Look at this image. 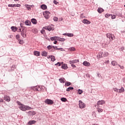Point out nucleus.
<instances>
[{"label":"nucleus","mask_w":125,"mask_h":125,"mask_svg":"<svg viewBox=\"0 0 125 125\" xmlns=\"http://www.w3.org/2000/svg\"><path fill=\"white\" fill-rule=\"evenodd\" d=\"M43 15L46 19H49L50 17L49 15H50V12L48 11H45V12L43 13Z\"/></svg>","instance_id":"5"},{"label":"nucleus","mask_w":125,"mask_h":125,"mask_svg":"<svg viewBox=\"0 0 125 125\" xmlns=\"http://www.w3.org/2000/svg\"><path fill=\"white\" fill-rule=\"evenodd\" d=\"M83 65H84V66H86V67H89L90 66V63L87 61H84L83 62Z\"/></svg>","instance_id":"12"},{"label":"nucleus","mask_w":125,"mask_h":125,"mask_svg":"<svg viewBox=\"0 0 125 125\" xmlns=\"http://www.w3.org/2000/svg\"><path fill=\"white\" fill-rule=\"evenodd\" d=\"M61 64H63V62L60 63V62H58L57 63L55 64V66H61Z\"/></svg>","instance_id":"38"},{"label":"nucleus","mask_w":125,"mask_h":125,"mask_svg":"<svg viewBox=\"0 0 125 125\" xmlns=\"http://www.w3.org/2000/svg\"><path fill=\"white\" fill-rule=\"evenodd\" d=\"M16 68V65H13L12 67H11V69L12 71H14V69Z\"/></svg>","instance_id":"40"},{"label":"nucleus","mask_w":125,"mask_h":125,"mask_svg":"<svg viewBox=\"0 0 125 125\" xmlns=\"http://www.w3.org/2000/svg\"><path fill=\"white\" fill-rule=\"evenodd\" d=\"M59 81H60V83H65V79L64 78H61L59 79Z\"/></svg>","instance_id":"26"},{"label":"nucleus","mask_w":125,"mask_h":125,"mask_svg":"<svg viewBox=\"0 0 125 125\" xmlns=\"http://www.w3.org/2000/svg\"><path fill=\"white\" fill-rule=\"evenodd\" d=\"M117 66H119V67H120V68L122 69H124V66L123 65H121L120 64H118V65H117Z\"/></svg>","instance_id":"48"},{"label":"nucleus","mask_w":125,"mask_h":125,"mask_svg":"<svg viewBox=\"0 0 125 125\" xmlns=\"http://www.w3.org/2000/svg\"><path fill=\"white\" fill-rule=\"evenodd\" d=\"M62 69H64V70H67L68 69V66L67 65V64H63L62 66Z\"/></svg>","instance_id":"18"},{"label":"nucleus","mask_w":125,"mask_h":125,"mask_svg":"<svg viewBox=\"0 0 125 125\" xmlns=\"http://www.w3.org/2000/svg\"><path fill=\"white\" fill-rule=\"evenodd\" d=\"M16 38L17 39V40H19V39H20V35H17L16 36Z\"/></svg>","instance_id":"50"},{"label":"nucleus","mask_w":125,"mask_h":125,"mask_svg":"<svg viewBox=\"0 0 125 125\" xmlns=\"http://www.w3.org/2000/svg\"><path fill=\"white\" fill-rule=\"evenodd\" d=\"M29 89L30 90H33L34 91H38L37 86L30 87Z\"/></svg>","instance_id":"11"},{"label":"nucleus","mask_w":125,"mask_h":125,"mask_svg":"<svg viewBox=\"0 0 125 125\" xmlns=\"http://www.w3.org/2000/svg\"><path fill=\"white\" fill-rule=\"evenodd\" d=\"M53 20L54 21H55V22H57V21H58V18L56 17H54Z\"/></svg>","instance_id":"46"},{"label":"nucleus","mask_w":125,"mask_h":125,"mask_svg":"<svg viewBox=\"0 0 125 125\" xmlns=\"http://www.w3.org/2000/svg\"><path fill=\"white\" fill-rule=\"evenodd\" d=\"M83 91L82 90H81V89H78V94L81 95L82 94V93H83Z\"/></svg>","instance_id":"37"},{"label":"nucleus","mask_w":125,"mask_h":125,"mask_svg":"<svg viewBox=\"0 0 125 125\" xmlns=\"http://www.w3.org/2000/svg\"><path fill=\"white\" fill-rule=\"evenodd\" d=\"M44 32V30H42V31H41V33L42 34H43V32Z\"/></svg>","instance_id":"61"},{"label":"nucleus","mask_w":125,"mask_h":125,"mask_svg":"<svg viewBox=\"0 0 125 125\" xmlns=\"http://www.w3.org/2000/svg\"><path fill=\"white\" fill-rule=\"evenodd\" d=\"M54 25L51 24V25H48L47 26H45L44 27V29L45 30H47V31H49V32H50V31H53L54 30Z\"/></svg>","instance_id":"3"},{"label":"nucleus","mask_w":125,"mask_h":125,"mask_svg":"<svg viewBox=\"0 0 125 125\" xmlns=\"http://www.w3.org/2000/svg\"><path fill=\"white\" fill-rule=\"evenodd\" d=\"M118 92H119V93L125 92V88L124 87H121V89H119Z\"/></svg>","instance_id":"25"},{"label":"nucleus","mask_w":125,"mask_h":125,"mask_svg":"<svg viewBox=\"0 0 125 125\" xmlns=\"http://www.w3.org/2000/svg\"><path fill=\"white\" fill-rule=\"evenodd\" d=\"M13 7H16V4H13Z\"/></svg>","instance_id":"59"},{"label":"nucleus","mask_w":125,"mask_h":125,"mask_svg":"<svg viewBox=\"0 0 125 125\" xmlns=\"http://www.w3.org/2000/svg\"><path fill=\"white\" fill-rule=\"evenodd\" d=\"M21 35L23 38H26V34H24V32H21Z\"/></svg>","instance_id":"41"},{"label":"nucleus","mask_w":125,"mask_h":125,"mask_svg":"<svg viewBox=\"0 0 125 125\" xmlns=\"http://www.w3.org/2000/svg\"><path fill=\"white\" fill-rule=\"evenodd\" d=\"M24 24L26 25V26H31V21L29 20H26L24 22Z\"/></svg>","instance_id":"16"},{"label":"nucleus","mask_w":125,"mask_h":125,"mask_svg":"<svg viewBox=\"0 0 125 125\" xmlns=\"http://www.w3.org/2000/svg\"><path fill=\"white\" fill-rule=\"evenodd\" d=\"M61 51H64V49H63L62 48H61Z\"/></svg>","instance_id":"62"},{"label":"nucleus","mask_w":125,"mask_h":125,"mask_svg":"<svg viewBox=\"0 0 125 125\" xmlns=\"http://www.w3.org/2000/svg\"><path fill=\"white\" fill-rule=\"evenodd\" d=\"M53 47H54V46L49 45L47 46V48L48 49V50H49V49H52Z\"/></svg>","instance_id":"30"},{"label":"nucleus","mask_w":125,"mask_h":125,"mask_svg":"<svg viewBox=\"0 0 125 125\" xmlns=\"http://www.w3.org/2000/svg\"><path fill=\"white\" fill-rule=\"evenodd\" d=\"M4 100H5L7 102H9L10 101V97L7 95H5L4 97Z\"/></svg>","instance_id":"10"},{"label":"nucleus","mask_w":125,"mask_h":125,"mask_svg":"<svg viewBox=\"0 0 125 125\" xmlns=\"http://www.w3.org/2000/svg\"><path fill=\"white\" fill-rule=\"evenodd\" d=\"M121 49H122V50H124L125 47H122Z\"/></svg>","instance_id":"63"},{"label":"nucleus","mask_w":125,"mask_h":125,"mask_svg":"<svg viewBox=\"0 0 125 125\" xmlns=\"http://www.w3.org/2000/svg\"><path fill=\"white\" fill-rule=\"evenodd\" d=\"M31 21L32 24H34V25H36L37 23V20L36 19H32Z\"/></svg>","instance_id":"19"},{"label":"nucleus","mask_w":125,"mask_h":125,"mask_svg":"<svg viewBox=\"0 0 125 125\" xmlns=\"http://www.w3.org/2000/svg\"><path fill=\"white\" fill-rule=\"evenodd\" d=\"M51 60L52 62H54L56 60L55 57H54V56H51Z\"/></svg>","instance_id":"29"},{"label":"nucleus","mask_w":125,"mask_h":125,"mask_svg":"<svg viewBox=\"0 0 125 125\" xmlns=\"http://www.w3.org/2000/svg\"><path fill=\"white\" fill-rule=\"evenodd\" d=\"M103 57H106V56H108V53L105 52L104 54H103Z\"/></svg>","instance_id":"44"},{"label":"nucleus","mask_w":125,"mask_h":125,"mask_svg":"<svg viewBox=\"0 0 125 125\" xmlns=\"http://www.w3.org/2000/svg\"><path fill=\"white\" fill-rule=\"evenodd\" d=\"M97 57L98 58H102V57H103V52L101 51L100 53H99V54L97 56Z\"/></svg>","instance_id":"15"},{"label":"nucleus","mask_w":125,"mask_h":125,"mask_svg":"<svg viewBox=\"0 0 125 125\" xmlns=\"http://www.w3.org/2000/svg\"><path fill=\"white\" fill-rule=\"evenodd\" d=\"M21 6V4H16V7H20Z\"/></svg>","instance_id":"52"},{"label":"nucleus","mask_w":125,"mask_h":125,"mask_svg":"<svg viewBox=\"0 0 125 125\" xmlns=\"http://www.w3.org/2000/svg\"><path fill=\"white\" fill-rule=\"evenodd\" d=\"M113 90L116 92H119V89L117 88H113Z\"/></svg>","instance_id":"47"},{"label":"nucleus","mask_w":125,"mask_h":125,"mask_svg":"<svg viewBox=\"0 0 125 125\" xmlns=\"http://www.w3.org/2000/svg\"><path fill=\"white\" fill-rule=\"evenodd\" d=\"M69 49L70 51H75L76 50V48L74 47H70Z\"/></svg>","instance_id":"35"},{"label":"nucleus","mask_w":125,"mask_h":125,"mask_svg":"<svg viewBox=\"0 0 125 125\" xmlns=\"http://www.w3.org/2000/svg\"><path fill=\"white\" fill-rule=\"evenodd\" d=\"M67 34H68V33H63V36H67Z\"/></svg>","instance_id":"60"},{"label":"nucleus","mask_w":125,"mask_h":125,"mask_svg":"<svg viewBox=\"0 0 125 125\" xmlns=\"http://www.w3.org/2000/svg\"><path fill=\"white\" fill-rule=\"evenodd\" d=\"M3 100L2 99H0V103H3Z\"/></svg>","instance_id":"57"},{"label":"nucleus","mask_w":125,"mask_h":125,"mask_svg":"<svg viewBox=\"0 0 125 125\" xmlns=\"http://www.w3.org/2000/svg\"><path fill=\"white\" fill-rule=\"evenodd\" d=\"M42 90V87L41 86H37V91H41Z\"/></svg>","instance_id":"43"},{"label":"nucleus","mask_w":125,"mask_h":125,"mask_svg":"<svg viewBox=\"0 0 125 125\" xmlns=\"http://www.w3.org/2000/svg\"><path fill=\"white\" fill-rule=\"evenodd\" d=\"M98 113H102L103 112V109H102L101 108L98 107L97 108Z\"/></svg>","instance_id":"31"},{"label":"nucleus","mask_w":125,"mask_h":125,"mask_svg":"<svg viewBox=\"0 0 125 125\" xmlns=\"http://www.w3.org/2000/svg\"><path fill=\"white\" fill-rule=\"evenodd\" d=\"M17 104L18 105H19V108L21 111H26V110H30V109L32 108L29 106L25 105L24 104H22L19 101H17Z\"/></svg>","instance_id":"1"},{"label":"nucleus","mask_w":125,"mask_h":125,"mask_svg":"<svg viewBox=\"0 0 125 125\" xmlns=\"http://www.w3.org/2000/svg\"><path fill=\"white\" fill-rule=\"evenodd\" d=\"M104 9H103L102 8H99L98 9V12H99V13H102V12H104Z\"/></svg>","instance_id":"24"},{"label":"nucleus","mask_w":125,"mask_h":125,"mask_svg":"<svg viewBox=\"0 0 125 125\" xmlns=\"http://www.w3.org/2000/svg\"><path fill=\"white\" fill-rule=\"evenodd\" d=\"M8 7H13V4H8Z\"/></svg>","instance_id":"55"},{"label":"nucleus","mask_w":125,"mask_h":125,"mask_svg":"<svg viewBox=\"0 0 125 125\" xmlns=\"http://www.w3.org/2000/svg\"><path fill=\"white\" fill-rule=\"evenodd\" d=\"M28 114L29 116H35L36 114V112L35 111H29Z\"/></svg>","instance_id":"22"},{"label":"nucleus","mask_w":125,"mask_h":125,"mask_svg":"<svg viewBox=\"0 0 125 125\" xmlns=\"http://www.w3.org/2000/svg\"><path fill=\"white\" fill-rule=\"evenodd\" d=\"M117 16H118V17H122V15L121 12H117L116 13Z\"/></svg>","instance_id":"33"},{"label":"nucleus","mask_w":125,"mask_h":125,"mask_svg":"<svg viewBox=\"0 0 125 125\" xmlns=\"http://www.w3.org/2000/svg\"><path fill=\"white\" fill-rule=\"evenodd\" d=\"M105 17L106 18H109V17H111V14H106L105 15Z\"/></svg>","instance_id":"45"},{"label":"nucleus","mask_w":125,"mask_h":125,"mask_svg":"<svg viewBox=\"0 0 125 125\" xmlns=\"http://www.w3.org/2000/svg\"><path fill=\"white\" fill-rule=\"evenodd\" d=\"M25 7L28 9V10H31V7H30V5L26 4Z\"/></svg>","instance_id":"36"},{"label":"nucleus","mask_w":125,"mask_h":125,"mask_svg":"<svg viewBox=\"0 0 125 125\" xmlns=\"http://www.w3.org/2000/svg\"><path fill=\"white\" fill-rule=\"evenodd\" d=\"M71 64L73 68H76V65L75 64H74L73 63H72Z\"/></svg>","instance_id":"56"},{"label":"nucleus","mask_w":125,"mask_h":125,"mask_svg":"<svg viewBox=\"0 0 125 125\" xmlns=\"http://www.w3.org/2000/svg\"><path fill=\"white\" fill-rule=\"evenodd\" d=\"M53 3H54V4H58V3H59V2H57V1H56V0H54Z\"/></svg>","instance_id":"49"},{"label":"nucleus","mask_w":125,"mask_h":125,"mask_svg":"<svg viewBox=\"0 0 125 125\" xmlns=\"http://www.w3.org/2000/svg\"><path fill=\"white\" fill-rule=\"evenodd\" d=\"M50 40L52 41H58V42H65V39L61 38L57 36L50 37Z\"/></svg>","instance_id":"2"},{"label":"nucleus","mask_w":125,"mask_h":125,"mask_svg":"<svg viewBox=\"0 0 125 125\" xmlns=\"http://www.w3.org/2000/svg\"><path fill=\"white\" fill-rule=\"evenodd\" d=\"M34 55H35L36 56H40V53L39 51H35L34 52Z\"/></svg>","instance_id":"23"},{"label":"nucleus","mask_w":125,"mask_h":125,"mask_svg":"<svg viewBox=\"0 0 125 125\" xmlns=\"http://www.w3.org/2000/svg\"><path fill=\"white\" fill-rule=\"evenodd\" d=\"M79 62H80V61H79V60H75L69 61V63L70 64H74V63H79Z\"/></svg>","instance_id":"14"},{"label":"nucleus","mask_w":125,"mask_h":125,"mask_svg":"<svg viewBox=\"0 0 125 125\" xmlns=\"http://www.w3.org/2000/svg\"><path fill=\"white\" fill-rule=\"evenodd\" d=\"M37 123V121L35 120H31L29 121L28 123L27 124V125H35Z\"/></svg>","instance_id":"8"},{"label":"nucleus","mask_w":125,"mask_h":125,"mask_svg":"<svg viewBox=\"0 0 125 125\" xmlns=\"http://www.w3.org/2000/svg\"><path fill=\"white\" fill-rule=\"evenodd\" d=\"M74 89V87L69 86L66 89V91H70V90H73Z\"/></svg>","instance_id":"28"},{"label":"nucleus","mask_w":125,"mask_h":125,"mask_svg":"<svg viewBox=\"0 0 125 125\" xmlns=\"http://www.w3.org/2000/svg\"><path fill=\"white\" fill-rule=\"evenodd\" d=\"M42 56H47V52H46V51H43L42 53Z\"/></svg>","instance_id":"27"},{"label":"nucleus","mask_w":125,"mask_h":125,"mask_svg":"<svg viewBox=\"0 0 125 125\" xmlns=\"http://www.w3.org/2000/svg\"><path fill=\"white\" fill-rule=\"evenodd\" d=\"M110 17L111 19H116V15L111 14Z\"/></svg>","instance_id":"42"},{"label":"nucleus","mask_w":125,"mask_h":125,"mask_svg":"<svg viewBox=\"0 0 125 125\" xmlns=\"http://www.w3.org/2000/svg\"><path fill=\"white\" fill-rule=\"evenodd\" d=\"M61 100L62 102H66V101H67V99L66 98H62Z\"/></svg>","instance_id":"32"},{"label":"nucleus","mask_w":125,"mask_h":125,"mask_svg":"<svg viewBox=\"0 0 125 125\" xmlns=\"http://www.w3.org/2000/svg\"><path fill=\"white\" fill-rule=\"evenodd\" d=\"M71 84V82H67L65 83V85L66 86H69V85Z\"/></svg>","instance_id":"39"},{"label":"nucleus","mask_w":125,"mask_h":125,"mask_svg":"<svg viewBox=\"0 0 125 125\" xmlns=\"http://www.w3.org/2000/svg\"><path fill=\"white\" fill-rule=\"evenodd\" d=\"M41 7L42 9H43L44 10H45V9L47 8V6H46V5L45 4H42L41 6Z\"/></svg>","instance_id":"20"},{"label":"nucleus","mask_w":125,"mask_h":125,"mask_svg":"<svg viewBox=\"0 0 125 125\" xmlns=\"http://www.w3.org/2000/svg\"><path fill=\"white\" fill-rule=\"evenodd\" d=\"M67 37L72 38V37H74V34L73 33H67Z\"/></svg>","instance_id":"34"},{"label":"nucleus","mask_w":125,"mask_h":125,"mask_svg":"<svg viewBox=\"0 0 125 125\" xmlns=\"http://www.w3.org/2000/svg\"><path fill=\"white\" fill-rule=\"evenodd\" d=\"M83 24H90V21L87 20V19H83Z\"/></svg>","instance_id":"13"},{"label":"nucleus","mask_w":125,"mask_h":125,"mask_svg":"<svg viewBox=\"0 0 125 125\" xmlns=\"http://www.w3.org/2000/svg\"><path fill=\"white\" fill-rule=\"evenodd\" d=\"M19 43L20 44H23V41H22V40H19Z\"/></svg>","instance_id":"51"},{"label":"nucleus","mask_w":125,"mask_h":125,"mask_svg":"<svg viewBox=\"0 0 125 125\" xmlns=\"http://www.w3.org/2000/svg\"><path fill=\"white\" fill-rule=\"evenodd\" d=\"M106 37L109 39L110 42L114 41L115 40V36L113 35H112L110 33H107L106 34Z\"/></svg>","instance_id":"4"},{"label":"nucleus","mask_w":125,"mask_h":125,"mask_svg":"<svg viewBox=\"0 0 125 125\" xmlns=\"http://www.w3.org/2000/svg\"><path fill=\"white\" fill-rule=\"evenodd\" d=\"M11 29L13 32L17 31V27L16 26H11Z\"/></svg>","instance_id":"21"},{"label":"nucleus","mask_w":125,"mask_h":125,"mask_svg":"<svg viewBox=\"0 0 125 125\" xmlns=\"http://www.w3.org/2000/svg\"><path fill=\"white\" fill-rule=\"evenodd\" d=\"M54 50H58V48H57V46H54V47H53Z\"/></svg>","instance_id":"54"},{"label":"nucleus","mask_w":125,"mask_h":125,"mask_svg":"<svg viewBox=\"0 0 125 125\" xmlns=\"http://www.w3.org/2000/svg\"><path fill=\"white\" fill-rule=\"evenodd\" d=\"M44 103L47 104L48 105H52L54 102L52 100L47 99L45 100Z\"/></svg>","instance_id":"6"},{"label":"nucleus","mask_w":125,"mask_h":125,"mask_svg":"<svg viewBox=\"0 0 125 125\" xmlns=\"http://www.w3.org/2000/svg\"><path fill=\"white\" fill-rule=\"evenodd\" d=\"M54 44H56L57 43V42L56 41V40L54 41Z\"/></svg>","instance_id":"58"},{"label":"nucleus","mask_w":125,"mask_h":125,"mask_svg":"<svg viewBox=\"0 0 125 125\" xmlns=\"http://www.w3.org/2000/svg\"><path fill=\"white\" fill-rule=\"evenodd\" d=\"M79 102V108H80V109H83V108H85V104L84 103H83V101L80 100Z\"/></svg>","instance_id":"7"},{"label":"nucleus","mask_w":125,"mask_h":125,"mask_svg":"<svg viewBox=\"0 0 125 125\" xmlns=\"http://www.w3.org/2000/svg\"><path fill=\"white\" fill-rule=\"evenodd\" d=\"M111 65L113 66H118L119 65V63L116 61H113L111 62Z\"/></svg>","instance_id":"17"},{"label":"nucleus","mask_w":125,"mask_h":125,"mask_svg":"<svg viewBox=\"0 0 125 125\" xmlns=\"http://www.w3.org/2000/svg\"><path fill=\"white\" fill-rule=\"evenodd\" d=\"M23 23L21 22L20 26L21 28H25V26H23Z\"/></svg>","instance_id":"53"},{"label":"nucleus","mask_w":125,"mask_h":125,"mask_svg":"<svg viewBox=\"0 0 125 125\" xmlns=\"http://www.w3.org/2000/svg\"><path fill=\"white\" fill-rule=\"evenodd\" d=\"M104 104H105V101L102 100V101H99L97 102V106H99V105H103Z\"/></svg>","instance_id":"9"},{"label":"nucleus","mask_w":125,"mask_h":125,"mask_svg":"<svg viewBox=\"0 0 125 125\" xmlns=\"http://www.w3.org/2000/svg\"><path fill=\"white\" fill-rule=\"evenodd\" d=\"M18 32H21V28H19L18 30Z\"/></svg>","instance_id":"64"}]
</instances>
